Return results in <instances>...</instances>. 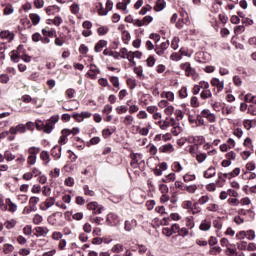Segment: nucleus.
<instances>
[{"label":"nucleus","mask_w":256,"mask_h":256,"mask_svg":"<svg viewBox=\"0 0 256 256\" xmlns=\"http://www.w3.org/2000/svg\"><path fill=\"white\" fill-rule=\"evenodd\" d=\"M158 125L162 131H167L169 127H174V129H177V123H175V118H169L167 117L165 120H159Z\"/></svg>","instance_id":"obj_1"},{"label":"nucleus","mask_w":256,"mask_h":256,"mask_svg":"<svg viewBox=\"0 0 256 256\" xmlns=\"http://www.w3.org/2000/svg\"><path fill=\"white\" fill-rule=\"evenodd\" d=\"M35 237H47L49 229L47 226H37L33 229Z\"/></svg>","instance_id":"obj_2"},{"label":"nucleus","mask_w":256,"mask_h":256,"mask_svg":"<svg viewBox=\"0 0 256 256\" xmlns=\"http://www.w3.org/2000/svg\"><path fill=\"white\" fill-rule=\"evenodd\" d=\"M169 49V42L168 40L162 42L159 46L155 47V53L161 57L162 55H165V51Z\"/></svg>","instance_id":"obj_3"},{"label":"nucleus","mask_w":256,"mask_h":256,"mask_svg":"<svg viewBox=\"0 0 256 256\" xmlns=\"http://www.w3.org/2000/svg\"><path fill=\"white\" fill-rule=\"evenodd\" d=\"M210 83H211L212 87H216L217 93H221V91H223V89H225V82L219 80L218 78H212Z\"/></svg>","instance_id":"obj_4"},{"label":"nucleus","mask_w":256,"mask_h":256,"mask_svg":"<svg viewBox=\"0 0 256 256\" xmlns=\"http://www.w3.org/2000/svg\"><path fill=\"white\" fill-rule=\"evenodd\" d=\"M107 223H109L112 227L119 225V216L115 213H110L106 217Z\"/></svg>","instance_id":"obj_5"},{"label":"nucleus","mask_w":256,"mask_h":256,"mask_svg":"<svg viewBox=\"0 0 256 256\" xmlns=\"http://www.w3.org/2000/svg\"><path fill=\"white\" fill-rule=\"evenodd\" d=\"M159 153H166V154H171L173 152H175V147L173 146V144L168 143V144H164L162 146H160L158 148Z\"/></svg>","instance_id":"obj_6"},{"label":"nucleus","mask_w":256,"mask_h":256,"mask_svg":"<svg viewBox=\"0 0 256 256\" xmlns=\"http://www.w3.org/2000/svg\"><path fill=\"white\" fill-rule=\"evenodd\" d=\"M25 131H27V126L24 124H19L16 127H11L9 129V133L11 135H17V133H25Z\"/></svg>","instance_id":"obj_7"},{"label":"nucleus","mask_w":256,"mask_h":256,"mask_svg":"<svg viewBox=\"0 0 256 256\" xmlns=\"http://www.w3.org/2000/svg\"><path fill=\"white\" fill-rule=\"evenodd\" d=\"M130 158L132 159V161H131L132 167L133 166L137 167V165H139L143 159V154L132 153V154H130Z\"/></svg>","instance_id":"obj_8"},{"label":"nucleus","mask_w":256,"mask_h":256,"mask_svg":"<svg viewBox=\"0 0 256 256\" xmlns=\"http://www.w3.org/2000/svg\"><path fill=\"white\" fill-rule=\"evenodd\" d=\"M1 39H7L9 43L15 39V34L13 32H10L9 30H4L0 32Z\"/></svg>","instance_id":"obj_9"},{"label":"nucleus","mask_w":256,"mask_h":256,"mask_svg":"<svg viewBox=\"0 0 256 256\" xmlns=\"http://www.w3.org/2000/svg\"><path fill=\"white\" fill-rule=\"evenodd\" d=\"M137 227V220H127L124 224L125 231H131Z\"/></svg>","instance_id":"obj_10"},{"label":"nucleus","mask_w":256,"mask_h":256,"mask_svg":"<svg viewBox=\"0 0 256 256\" xmlns=\"http://www.w3.org/2000/svg\"><path fill=\"white\" fill-rule=\"evenodd\" d=\"M45 207H42V211H47L50 207L55 205V197H49L44 201Z\"/></svg>","instance_id":"obj_11"},{"label":"nucleus","mask_w":256,"mask_h":256,"mask_svg":"<svg viewBox=\"0 0 256 256\" xmlns=\"http://www.w3.org/2000/svg\"><path fill=\"white\" fill-rule=\"evenodd\" d=\"M62 135L58 141L59 145H65L68 141L67 137H69V130L66 129H63L62 130Z\"/></svg>","instance_id":"obj_12"},{"label":"nucleus","mask_w":256,"mask_h":256,"mask_svg":"<svg viewBox=\"0 0 256 256\" xmlns=\"http://www.w3.org/2000/svg\"><path fill=\"white\" fill-rule=\"evenodd\" d=\"M243 125H244V128L247 129V131H249L250 129H253V127L256 126V119H253V120L246 119L243 121Z\"/></svg>","instance_id":"obj_13"},{"label":"nucleus","mask_w":256,"mask_h":256,"mask_svg":"<svg viewBox=\"0 0 256 256\" xmlns=\"http://www.w3.org/2000/svg\"><path fill=\"white\" fill-rule=\"evenodd\" d=\"M87 75L90 79H97V66L91 64Z\"/></svg>","instance_id":"obj_14"},{"label":"nucleus","mask_w":256,"mask_h":256,"mask_svg":"<svg viewBox=\"0 0 256 256\" xmlns=\"http://www.w3.org/2000/svg\"><path fill=\"white\" fill-rule=\"evenodd\" d=\"M135 123V118L132 115H126L123 120L125 127H131Z\"/></svg>","instance_id":"obj_15"},{"label":"nucleus","mask_w":256,"mask_h":256,"mask_svg":"<svg viewBox=\"0 0 256 256\" xmlns=\"http://www.w3.org/2000/svg\"><path fill=\"white\" fill-rule=\"evenodd\" d=\"M51 155L53 158L55 159H61V146H55L52 150H51Z\"/></svg>","instance_id":"obj_16"},{"label":"nucleus","mask_w":256,"mask_h":256,"mask_svg":"<svg viewBox=\"0 0 256 256\" xmlns=\"http://www.w3.org/2000/svg\"><path fill=\"white\" fill-rule=\"evenodd\" d=\"M216 173L215 167H210L204 172V177L205 179H211V177H215Z\"/></svg>","instance_id":"obj_17"},{"label":"nucleus","mask_w":256,"mask_h":256,"mask_svg":"<svg viewBox=\"0 0 256 256\" xmlns=\"http://www.w3.org/2000/svg\"><path fill=\"white\" fill-rule=\"evenodd\" d=\"M161 97H162V99L163 98L167 99V101H171V102L175 101V94L173 92H171V91H168V92L164 91V92H162L161 93Z\"/></svg>","instance_id":"obj_18"},{"label":"nucleus","mask_w":256,"mask_h":256,"mask_svg":"<svg viewBox=\"0 0 256 256\" xmlns=\"http://www.w3.org/2000/svg\"><path fill=\"white\" fill-rule=\"evenodd\" d=\"M200 231H209L211 229V221L203 220L199 226Z\"/></svg>","instance_id":"obj_19"},{"label":"nucleus","mask_w":256,"mask_h":256,"mask_svg":"<svg viewBox=\"0 0 256 256\" xmlns=\"http://www.w3.org/2000/svg\"><path fill=\"white\" fill-rule=\"evenodd\" d=\"M42 34L44 37H57V32L55 30L42 29Z\"/></svg>","instance_id":"obj_20"},{"label":"nucleus","mask_w":256,"mask_h":256,"mask_svg":"<svg viewBox=\"0 0 256 256\" xmlns=\"http://www.w3.org/2000/svg\"><path fill=\"white\" fill-rule=\"evenodd\" d=\"M47 15H55V13H59V7L57 6H50L46 8Z\"/></svg>","instance_id":"obj_21"},{"label":"nucleus","mask_w":256,"mask_h":256,"mask_svg":"<svg viewBox=\"0 0 256 256\" xmlns=\"http://www.w3.org/2000/svg\"><path fill=\"white\" fill-rule=\"evenodd\" d=\"M29 18L33 25H39V21H41V17L38 14H30Z\"/></svg>","instance_id":"obj_22"},{"label":"nucleus","mask_w":256,"mask_h":256,"mask_svg":"<svg viewBox=\"0 0 256 256\" xmlns=\"http://www.w3.org/2000/svg\"><path fill=\"white\" fill-rule=\"evenodd\" d=\"M41 151V148H37V147H30L28 149V153L30 156H34V157H37V155H39Z\"/></svg>","instance_id":"obj_23"},{"label":"nucleus","mask_w":256,"mask_h":256,"mask_svg":"<svg viewBox=\"0 0 256 256\" xmlns=\"http://www.w3.org/2000/svg\"><path fill=\"white\" fill-rule=\"evenodd\" d=\"M155 11H163L165 9V1L158 0L154 7Z\"/></svg>","instance_id":"obj_24"},{"label":"nucleus","mask_w":256,"mask_h":256,"mask_svg":"<svg viewBox=\"0 0 256 256\" xmlns=\"http://www.w3.org/2000/svg\"><path fill=\"white\" fill-rule=\"evenodd\" d=\"M201 99H209L210 97H213V94L211 93V90L206 89L203 90L200 94Z\"/></svg>","instance_id":"obj_25"},{"label":"nucleus","mask_w":256,"mask_h":256,"mask_svg":"<svg viewBox=\"0 0 256 256\" xmlns=\"http://www.w3.org/2000/svg\"><path fill=\"white\" fill-rule=\"evenodd\" d=\"M54 127L55 126L51 122H46L44 124V127H43L42 131H44V133H51V131H53Z\"/></svg>","instance_id":"obj_26"},{"label":"nucleus","mask_w":256,"mask_h":256,"mask_svg":"<svg viewBox=\"0 0 256 256\" xmlns=\"http://www.w3.org/2000/svg\"><path fill=\"white\" fill-rule=\"evenodd\" d=\"M97 33L98 35H107L109 33V26H100Z\"/></svg>","instance_id":"obj_27"},{"label":"nucleus","mask_w":256,"mask_h":256,"mask_svg":"<svg viewBox=\"0 0 256 256\" xmlns=\"http://www.w3.org/2000/svg\"><path fill=\"white\" fill-rule=\"evenodd\" d=\"M15 225H17V221H15L14 219L7 220L4 223V227H6V229H13L15 227Z\"/></svg>","instance_id":"obj_28"},{"label":"nucleus","mask_w":256,"mask_h":256,"mask_svg":"<svg viewBox=\"0 0 256 256\" xmlns=\"http://www.w3.org/2000/svg\"><path fill=\"white\" fill-rule=\"evenodd\" d=\"M19 59H21V54L17 51H12L11 61H13V63H19Z\"/></svg>","instance_id":"obj_29"},{"label":"nucleus","mask_w":256,"mask_h":256,"mask_svg":"<svg viewBox=\"0 0 256 256\" xmlns=\"http://www.w3.org/2000/svg\"><path fill=\"white\" fill-rule=\"evenodd\" d=\"M243 146L246 147L247 149H251L253 151V140L251 138H246L243 142Z\"/></svg>","instance_id":"obj_30"},{"label":"nucleus","mask_w":256,"mask_h":256,"mask_svg":"<svg viewBox=\"0 0 256 256\" xmlns=\"http://www.w3.org/2000/svg\"><path fill=\"white\" fill-rule=\"evenodd\" d=\"M15 248L13 247V245H11V244H4V246H3V251H4V253L6 254V255H8V253H13V250H14Z\"/></svg>","instance_id":"obj_31"},{"label":"nucleus","mask_w":256,"mask_h":256,"mask_svg":"<svg viewBox=\"0 0 256 256\" xmlns=\"http://www.w3.org/2000/svg\"><path fill=\"white\" fill-rule=\"evenodd\" d=\"M256 237L255 231L254 230H247L246 231V239H248V241H253Z\"/></svg>","instance_id":"obj_32"},{"label":"nucleus","mask_w":256,"mask_h":256,"mask_svg":"<svg viewBox=\"0 0 256 256\" xmlns=\"http://www.w3.org/2000/svg\"><path fill=\"white\" fill-rule=\"evenodd\" d=\"M57 214H52L48 217L47 221L49 223V225H57Z\"/></svg>","instance_id":"obj_33"},{"label":"nucleus","mask_w":256,"mask_h":256,"mask_svg":"<svg viewBox=\"0 0 256 256\" xmlns=\"http://www.w3.org/2000/svg\"><path fill=\"white\" fill-rule=\"evenodd\" d=\"M29 203L31 205V210L34 211L35 205H37V203H39V197H31L29 200Z\"/></svg>","instance_id":"obj_34"},{"label":"nucleus","mask_w":256,"mask_h":256,"mask_svg":"<svg viewBox=\"0 0 256 256\" xmlns=\"http://www.w3.org/2000/svg\"><path fill=\"white\" fill-rule=\"evenodd\" d=\"M205 159H207L206 153H198L196 155V161H198V163H203L205 161Z\"/></svg>","instance_id":"obj_35"},{"label":"nucleus","mask_w":256,"mask_h":256,"mask_svg":"<svg viewBox=\"0 0 256 256\" xmlns=\"http://www.w3.org/2000/svg\"><path fill=\"white\" fill-rule=\"evenodd\" d=\"M184 191H187V193H195L197 191V185L193 184L190 186H184Z\"/></svg>","instance_id":"obj_36"},{"label":"nucleus","mask_w":256,"mask_h":256,"mask_svg":"<svg viewBox=\"0 0 256 256\" xmlns=\"http://www.w3.org/2000/svg\"><path fill=\"white\" fill-rule=\"evenodd\" d=\"M128 110H129V108H127V106H125V105L116 107V113H118V115H123V113H125Z\"/></svg>","instance_id":"obj_37"},{"label":"nucleus","mask_w":256,"mask_h":256,"mask_svg":"<svg viewBox=\"0 0 256 256\" xmlns=\"http://www.w3.org/2000/svg\"><path fill=\"white\" fill-rule=\"evenodd\" d=\"M186 227H189V229H193V227H195V222L193 221V216L186 218Z\"/></svg>","instance_id":"obj_38"},{"label":"nucleus","mask_w":256,"mask_h":256,"mask_svg":"<svg viewBox=\"0 0 256 256\" xmlns=\"http://www.w3.org/2000/svg\"><path fill=\"white\" fill-rule=\"evenodd\" d=\"M64 185L67 187H73L75 185V179L73 177H68L64 181Z\"/></svg>","instance_id":"obj_39"},{"label":"nucleus","mask_w":256,"mask_h":256,"mask_svg":"<svg viewBox=\"0 0 256 256\" xmlns=\"http://www.w3.org/2000/svg\"><path fill=\"white\" fill-rule=\"evenodd\" d=\"M40 223H43V216L36 214L33 218V224L40 225Z\"/></svg>","instance_id":"obj_40"},{"label":"nucleus","mask_w":256,"mask_h":256,"mask_svg":"<svg viewBox=\"0 0 256 256\" xmlns=\"http://www.w3.org/2000/svg\"><path fill=\"white\" fill-rule=\"evenodd\" d=\"M198 205H205V203H209V196L204 195L198 199Z\"/></svg>","instance_id":"obj_41"},{"label":"nucleus","mask_w":256,"mask_h":256,"mask_svg":"<svg viewBox=\"0 0 256 256\" xmlns=\"http://www.w3.org/2000/svg\"><path fill=\"white\" fill-rule=\"evenodd\" d=\"M172 181H175V173L168 174L163 180L164 183H172Z\"/></svg>","instance_id":"obj_42"},{"label":"nucleus","mask_w":256,"mask_h":256,"mask_svg":"<svg viewBox=\"0 0 256 256\" xmlns=\"http://www.w3.org/2000/svg\"><path fill=\"white\" fill-rule=\"evenodd\" d=\"M103 47H107V41L106 40H100L97 43V52L99 53V51H102Z\"/></svg>","instance_id":"obj_43"},{"label":"nucleus","mask_w":256,"mask_h":256,"mask_svg":"<svg viewBox=\"0 0 256 256\" xmlns=\"http://www.w3.org/2000/svg\"><path fill=\"white\" fill-rule=\"evenodd\" d=\"M183 209H188V211L191 213V211H193V202L191 201L183 202Z\"/></svg>","instance_id":"obj_44"},{"label":"nucleus","mask_w":256,"mask_h":256,"mask_svg":"<svg viewBox=\"0 0 256 256\" xmlns=\"http://www.w3.org/2000/svg\"><path fill=\"white\" fill-rule=\"evenodd\" d=\"M126 83L130 89H135V87H137V83L135 82V79H133V78H128Z\"/></svg>","instance_id":"obj_45"},{"label":"nucleus","mask_w":256,"mask_h":256,"mask_svg":"<svg viewBox=\"0 0 256 256\" xmlns=\"http://www.w3.org/2000/svg\"><path fill=\"white\" fill-rule=\"evenodd\" d=\"M245 32V26L239 25L234 28L235 35H241V33Z\"/></svg>","instance_id":"obj_46"},{"label":"nucleus","mask_w":256,"mask_h":256,"mask_svg":"<svg viewBox=\"0 0 256 256\" xmlns=\"http://www.w3.org/2000/svg\"><path fill=\"white\" fill-rule=\"evenodd\" d=\"M185 75L186 77H195L196 73H195V68L193 67H189L186 71H185Z\"/></svg>","instance_id":"obj_47"},{"label":"nucleus","mask_w":256,"mask_h":256,"mask_svg":"<svg viewBox=\"0 0 256 256\" xmlns=\"http://www.w3.org/2000/svg\"><path fill=\"white\" fill-rule=\"evenodd\" d=\"M8 211H10V213H15V211H17V204H15L11 200H9Z\"/></svg>","instance_id":"obj_48"},{"label":"nucleus","mask_w":256,"mask_h":256,"mask_svg":"<svg viewBox=\"0 0 256 256\" xmlns=\"http://www.w3.org/2000/svg\"><path fill=\"white\" fill-rule=\"evenodd\" d=\"M123 251V245L116 244L112 247V253H122Z\"/></svg>","instance_id":"obj_49"},{"label":"nucleus","mask_w":256,"mask_h":256,"mask_svg":"<svg viewBox=\"0 0 256 256\" xmlns=\"http://www.w3.org/2000/svg\"><path fill=\"white\" fill-rule=\"evenodd\" d=\"M184 182L189 183L190 181H195V174H186L183 176Z\"/></svg>","instance_id":"obj_50"},{"label":"nucleus","mask_w":256,"mask_h":256,"mask_svg":"<svg viewBox=\"0 0 256 256\" xmlns=\"http://www.w3.org/2000/svg\"><path fill=\"white\" fill-rule=\"evenodd\" d=\"M178 235L180 237H187V235H189V230L187 228H179Z\"/></svg>","instance_id":"obj_51"},{"label":"nucleus","mask_w":256,"mask_h":256,"mask_svg":"<svg viewBox=\"0 0 256 256\" xmlns=\"http://www.w3.org/2000/svg\"><path fill=\"white\" fill-rule=\"evenodd\" d=\"M4 159H6V161H13L15 160V155H13V153L6 151L4 153Z\"/></svg>","instance_id":"obj_52"},{"label":"nucleus","mask_w":256,"mask_h":256,"mask_svg":"<svg viewBox=\"0 0 256 256\" xmlns=\"http://www.w3.org/2000/svg\"><path fill=\"white\" fill-rule=\"evenodd\" d=\"M137 111H139L138 105H129L128 112L130 113V115H133V113H137Z\"/></svg>","instance_id":"obj_53"},{"label":"nucleus","mask_w":256,"mask_h":256,"mask_svg":"<svg viewBox=\"0 0 256 256\" xmlns=\"http://www.w3.org/2000/svg\"><path fill=\"white\" fill-rule=\"evenodd\" d=\"M40 159H42V161H47L49 163L50 161L49 152L42 151L40 154Z\"/></svg>","instance_id":"obj_54"},{"label":"nucleus","mask_w":256,"mask_h":256,"mask_svg":"<svg viewBox=\"0 0 256 256\" xmlns=\"http://www.w3.org/2000/svg\"><path fill=\"white\" fill-rule=\"evenodd\" d=\"M84 195H88L89 197H95V191L90 190L89 186H84Z\"/></svg>","instance_id":"obj_55"},{"label":"nucleus","mask_w":256,"mask_h":256,"mask_svg":"<svg viewBox=\"0 0 256 256\" xmlns=\"http://www.w3.org/2000/svg\"><path fill=\"white\" fill-rule=\"evenodd\" d=\"M221 253V247L214 246L210 249V255H219Z\"/></svg>","instance_id":"obj_56"},{"label":"nucleus","mask_w":256,"mask_h":256,"mask_svg":"<svg viewBox=\"0 0 256 256\" xmlns=\"http://www.w3.org/2000/svg\"><path fill=\"white\" fill-rule=\"evenodd\" d=\"M233 135L238 139H241V137H243V130L241 128H236L233 131Z\"/></svg>","instance_id":"obj_57"},{"label":"nucleus","mask_w":256,"mask_h":256,"mask_svg":"<svg viewBox=\"0 0 256 256\" xmlns=\"http://www.w3.org/2000/svg\"><path fill=\"white\" fill-rule=\"evenodd\" d=\"M233 83H234V85H236V87H241V85H243V81L241 80V77H239V76L233 77Z\"/></svg>","instance_id":"obj_58"},{"label":"nucleus","mask_w":256,"mask_h":256,"mask_svg":"<svg viewBox=\"0 0 256 256\" xmlns=\"http://www.w3.org/2000/svg\"><path fill=\"white\" fill-rule=\"evenodd\" d=\"M22 101L23 103H31V101H35V103L37 102L35 98H31L29 95H23Z\"/></svg>","instance_id":"obj_59"},{"label":"nucleus","mask_w":256,"mask_h":256,"mask_svg":"<svg viewBox=\"0 0 256 256\" xmlns=\"http://www.w3.org/2000/svg\"><path fill=\"white\" fill-rule=\"evenodd\" d=\"M175 111V108L173 106H167L165 109H164V113L165 115H168V116H171L173 115V112Z\"/></svg>","instance_id":"obj_60"},{"label":"nucleus","mask_w":256,"mask_h":256,"mask_svg":"<svg viewBox=\"0 0 256 256\" xmlns=\"http://www.w3.org/2000/svg\"><path fill=\"white\" fill-rule=\"evenodd\" d=\"M155 57L149 56L146 60L147 66L148 67H153L155 65Z\"/></svg>","instance_id":"obj_61"},{"label":"nucleus","mask_w":256,"mask_h":256,"mask_svg":"<svg viewBox=\"0 0 256 256\" xmlns=\"http://www.w3.org/2000/svg\"><path fill=\"white\" fill-rule=\"evenodd\" d=\"M191 107H199V99L193 96L190 100Z\"/></svg>","instance_id":"obj_62"},{"label":"nucleus","mask_w":256,"mask_h":256,"mask_svg":"<svg viewBox=\"0 0 256 256\" xmlns=\"http://www.w3.org/2000/svg\"><path fill=\"white\" fill-rule=\"evenodd\" d=\"M0 83H3V84L9 83V75L1 74L0 75Z\"/></svg>","instance_id":"obj_63"},{"label":"nucleus","mask_w":256,"mask_h":256,"mask_svg":"<svg viewBox=\"0 0 256 256\" xmlns=\"http://www.w3.org/2000/svg\"><path fill=\"white\" fill-rule=\"evenodd\" d=\"M187 95V87H182L179 91V96L181 97V99H185Z\"/></svg>","instance_id":"obj_64"}]
</instances>
